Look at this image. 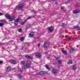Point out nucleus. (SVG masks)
Listing matches in <instances>:
<instances>
[{
  "label": "nucleus",
  "mask_w": 80,
  "mask_h": 80,
  "mask_svg": "<svg viewBox=\"0 0 80 80\" xmlns=\"http://www.w3.org/2000/svg\"><path fill=\"white\" fill-rule=\"evenodd\" d=\"M74 50H75V49L74 48H72L69 50V52H73Z\"/></svg>",
  "instance_id": "dca6fc26"
},
{
  "label": "nucleus",
  "mask_w": 80,
  "mask_h": 80,
  "mask_svg": "<svg viewBox=\"0 0 80 80\" xmlns=\"http://www.w3.org/2000/svg\"><path fill=\"white\" fill-rule=\"evenodd\" d=\"M30 18H31V17H29L27 18V20H28V19H30Z\"/></svg>",
  "instance_id": "72a5a7b5"
},
{
  "label": "nucleus",
  "mask_w": 80,
  "mask_h": 80,
  "mask_svg": "<svg viewBox=\"0 0 80 80\" xmlns=\"http://www.w3.org/2000/svg\"><path fill=\"white\" fill-rule=\"evenodd\" d=\"M73 13H78L80 12V11L78 10H75L73 11Z\"/></svg>",
  "instance_id": "f8f14e48"
},
{
  "label": "nucleus",
  "mask_w": 80,
  "mask_h": 80,
  "mask_svg": "<svg viewBox=\"0 0 80 80\" xmlns=\"http://www.w3.org/2000/svg\"><path fill=\"white\" fill-rule=\"evenodd\" d=\"M4 25L3 23H0V27H2Z\"/></svg>",
  "instance_id": "a878e982"
},
{
  "label": "nucleus",
  "mask_w": 80,
  "mask_h": 80,
  "mask_svg": "<svg viewBox=\"0 0 80 80\" xmlns=\"http://www.w3.org/2000/svg\"><path fill=\"white\" fill-rule=\"evenodd\" d=\"M62 52L64 54V55H67V51H62Z\"/></svg>",
  "instance_id": "6ab92c4d"
},
{
  "label": "nucleus",
  "mask_w": 80,
  "mask_h": 80,
  "mask_svg": "<svg viewBox=\"0 0 80 80\" xmlns=\"http://www.w3.org/2000/svg\"><path fill=\"white\" fill-rule=\"evenodd\" d=\"M38 47H40V44H38Z\"/></svg>",
  "instance_id": "4c0bfd02"
},
{
  "label": "nucleus",
  "mask_w": 80,
  "mask_h": 80,
  "mask_svg": "<svg viewBox=\"0 0 80 80\" xmlns=\"http://www.w3.org/2000/svg\"><path fill=\"white\" fill-rule=\"evenodd\" d=\"M48 28V31L50 32H52V31H53V30H54L53 27L52 26L49 27Z\"/></svg>",
  "instance_id": "20e7f679"
},
{
  "label": "nucleus",
  "mask_w": 80,
  "mask_h": 80,
  "mask_svg": "<svg viewBox=\"0 0 80 80\" xmlns=\"http://www.w3.org/2000/svg\"><path fill=\"white\" fill-rule=\"evenodd\" d=\"M7 69L8 71H10L11 70V67L10 66H8L7 67Z\"/></svg>",
  "instance_id": "f3484780"
},
{
  "label": "nucleus",
  "mask_w": 80,
  "mask_h": 80,
  "mask_svg": "<svg viewBox=\"0 0 80 80\" xmlns=\"http://www.w3.org/2000/svg\"><path fill=\"white\" fill-rule=\"evenodd\" d=\"M26 48H25V47H23V48H22V49L23 50H24V49H25Z\"/></svg>",
  "instance_id": "f704fd0d"
},
{
  "label": "nucleus",
  "mask_w": 80,
  "mask_h": 80,
  "mask_svg": "<svg viewBox=\"0 0 80 80\" xmlns=\"http://www.w3.org/2000/svg\"><path fill=\"white\" fill-rule=\"evenodd\" d=\"M33 11L34 13H35V14L37 13V11H36L35 10H33Z\"/></svg>",
  "instance_id": "7c9ffc66"
},
{
  "label": "nucleus",
  "mask_w": 80,
  "mask_h": 80,
  "mask_svg": "<svg viewBox=\"0 0 80 80\" xmlns=\"http://www.w3.org/2000/svg\"><path fill=\"white\" fill-rule=\"evenodd\" d=\"M9 19L10 21H13V20H14L15 19V16H11Z\"/></svg>",
  "instance_id": "39448f33"
},
{
  "label": "nucleus",
  "mask_w": 80,
  "mask_h": 80,
  "mask_svg": "<svg viewBox=\"0 0 80 80\" xmlns=\"http://www.w3.org/2000/svg\"><path fill=\"white\" fill-rule=\"evenodd\" d=\"M34 35V34H33V32H32L29 34V37H33Z\"/></svg>",
  "instance_id": "1a4fd4ad"
},
{
  "label": "nucleus",
  "mask_w": 80,
  "mask_h": 80,
  "mask_svg": "<svg viewBox=\"0 0 80 80\" xmlns=\"http://www.w3.org/2000/svg\"><path fill=\"white\" fill-rule=\"evenodd\" d=\"M23 4H20L19 5V8L20 9L22 8H23Z\"/></svg>",
  "instance_id": "ddd939ff"
},
{
  "label": "nucleus",
  "mask_w": 80,
  "mask_h": 80,
  "mask_svg": "<svg viewBox=\"0 0 80 80\" xmlns=\"http://www.w3.org/2000/svg\"><path fill=\"white\" fill-rule=\"evenodd\" d=\"M46 68H47L48 69V70H50V68L47 64L46 65Z\"/></svg>",
  "instance_id": "a211bd4d"
},
{
  "label": "nucleus",
  "mask_w": 80,
  "mask_h": 80,
  "mask_svg": "<svg viewBox=\"0 0 80 80\" xmlns=\"http://www.w3.org/2000/svg\"><path fill=\"white\" fill-rule=\"evenodd\" d=\"M56 58V59H59V58H60V57H58Z\"/></svg>",
  "instance_id": "e433bc0d"
},
{
  "label": "nucleus",
  "mask_w": 80,
  "mask_h": 80,
  "mask_svg": "<svg viewBox=\"0 0 80 80\" xmlns=\"http://www.w3.org/2000/svg\"><path fill=\"white\" fill-rule=\"evenodd\" d=\"M63 12H66V11L65 9H63Z\"/></svg>",
  "instance_id": "a19ab883"
},
{
  "label": "nucleus",
  "mask_w": 80,
  "mask_h": 80,
  "mask_svg": "<svg viewBox=\"0 0 80 80\" xmlns=\"http://www.w3.org/2000/svg\"><path fill=\"white\" fill-rule=\"evenodd\" d=\"M56 0H55V1H56Z\"/></svg>",
  "instance_id": "c03bdc74"
},
{
  "label": "nucleus",
  "mask_w": 80,
  "mask_h": 80,
  "mask_svg": "<svg viewBox=\"0 0 80 80\" xmlns=\"http://www.w3.org/2000/svg\"><path fill=\"white\" fill-rule=\"evenodd\" d=\"M18 77L19 78H22V76L20 74L18 75Z\"/></svg>",
  "instance_id": "c756f323"
},
{
  "label": "nucleus",
  "mask_w": 80,
  "mask_h": 80,
  "mask_svg": "<svg viewBox=\"0 0 80 80\" xmlns=\"http://www.w3.org/2000/svg\"><path fill=\"white\" fill-rule=\"evenodd\" d=\"M78 68V67L77 65H74L72 67V69L73 70H77V68Z\"/></svg>",
  "instance_id": "0eeeda50"
},
{
  "label": "nucleus",
  "mask_w": 80,
  "mask_h": 80,
  "mask_svg": "<svg viewBox=\"0 0 80 80\" xmlns=\"http://www.w3.org/2000/svg\"><path fill=\"white\" fill-rule=\"evenodd\" d=\"M58 64H61L62 63V61L60 60H59L58 61Z\"/></svg>",
  "instance_id": "aec40b11"
},
{
  "label": "nucleus",
  "mask_w": 80,
  "mask_h": 80,
  "mask_svg": "<svg viewBox=\"0 0 80 80\" xmlns=\"http://www.w3.org/2000/svg\"><path fill=\"white\" fill-rule=\"evenodd\" d=\"M10 16H11L8 14H7L5 15V17H6V18H9V19L10 18Z\"/></svg>",
  "instance_id": "2eb2a0df"
},
{
  "label": "nucleus",
  "mask_w": 80,
  "mask_h": 80,
  "mask_svg": "<svg viewBox=\"0 0 80 80\" xmlns=\"http://www.w3.org/2000/svg\"><path fill=\"white\" fill-rule=\"evenodd\" d=\"M36 57L37 58H40V57H41V56L40 55V53L37 52L36 53Z\"/></svg>",
  "instance_id": "6e6552de"
},
{
  "label": "nucleus",
  "mask_w": 80,
  "mask_h": 80,
  "mask_svg": "<svg viewBox=\"0 0 80 80\" xmlns=\"http://www.w3.org/2000/svg\"><path fill=\"white\" fill-rule=\"evenodd\" d=\"M20 40L21 41H23L24 40V37H22L20 38Z\"/></svg>",
  "instance_id": "b1692460"
},
{
  "label": "nucleus",
  "mask_w": 80,
  "mask_h": 80,
  "mask_svg": "<svg viewBox=\"0 0 80 80\" xmlns=\"http://www.w3.org/2000/svg\"><path fill=\"white\" fill-rule=\"evenodd\" d=\"M72 38V37H68V40H70L71 39V38Z\"/></svg>",
  "instance_id": "cd10ccee"
},
{
  "label": "nucleus",
  "mask_w": 80,
  "mask_h": 80,
  "mask_svg": "<svg viewBox=\"0 0 80 80\" xmlns=\"http://www.w3.org/2000/svg\"><path fill=\"white\" fill-rule=\"evenodd\" d=\"M19 18H17L15 20V22H18V21H19Z\"/></svg>",
  "instance_id": "393cba45"
},
{
  "label": "nucleus",
  "mask_w": 80,
  "mask_h": 80,
  "mask_svg": "<svg viewBox=\"0 0 80 80\" xmlns=\"http://www.w3.org/2000/svg\"><path fill=\"white\" fill-rule=\"evenodd\" d=\"M14 24L15 25H17V23H14Z\"/></svg>",
  "instance_id": "ea45409f"
},
{
  "label": "nucleus",
  "mask_w": 80,
  "mask_h": 80,
  "mask_svg": "<svg viewBox=\"0 0 80 80\" xmlns=\"http://www.w3.org/2000/svg\"><path fill=\"white\" fill-rule=\"evenodd\" d=\"M25 57L27 58H28V59H33V57L27 55H25Z\"/></svg>",
  "instance_id": "423d86ee"
},
{
  "label": "nucleus",
  "mask_w": 80,
  "mask_h": 80,
  "mask_svg": "<svg viewBox=\"0 0 80 80\" xmlns=\"http://www.w3.org/2000/svg\"><path fill=\"white\" fill-rule=\"evenodd\" d=\"M52 1H55V0H51Z\"/></svg>",
  "instance_id": "79ce46f5"
},
{
  "label": "nucleus",
  "mask_w": 80,
  "mask_h": 80,
  "mask_svg": "<svg viewBox=\"0 0 80 80\" xmlns=\"http://www.w3.org/2000/svg\"><path fill=\"white\" fill-rule=\"evenodd\" d=\"M11 62L12 64H16L17 63V61L15 60H12L11 61Z\"/></svg>",
  "instance_id": "9d476101"
},
{
  "label": "nucleus",
  "mask_w": 80,
  "mask_h": 80,
  "mask_svg": "<svg viewBox=\"0 0 80 80\" xmlns=\"http://www.w3.org/2000/svg\"><path fill=\"white\" fill-rule=\"evenodd\" d=\"M62 27H65V24L64 23H62Z\"/></svg>",
  "instance_id": "473e14b6"
},
{
  "label": "nucleus",
  "mask_w": 80,
  "mask_h": 80,
  "mask_svg": "<svg viewBox=\"0 0 80 80\" xmlns=\"http://www.w3.org/2000/svg\"><path fill=\"white\" fill-rule=\"evenodd\" d=\"M3 63V61H0V64H2Z\"/></svg>",
  "instance_id": "2f4dec72"
},
{
  "label": "nucleus",
  "mask_w": 80,
  "mask_h": 80,
  "mask_svg": "<svg viewBox=\"0 0 80 80\" xmlns=\"http://www.w3.org/2000/svg\"><path fill=\"white\" fill-rule=\"evenodd\" d=\"M44 53L46 55H47V52H44Z\"/></svg>",
  "instance_id": "58836bf2"
},
{
  "label": "nucleus",
  "mask_w": 80,
  "mask_h": 80,
  "mask_svg": "<svg viewBox=\"0 0 80 80\" xmlns=\"http://www.w3.org/2000/svg\"><path fill=\"white\" fill-rule=\"evenodd\" d=\"M48 42H45L43 45L44 48H47V47H48Z\"/></svg>",
  "instance_id": "9b49d317"
},
{
  "label": "nucleus",
  "mask_w": 80,
  "mask_h": 80,
  "mask_svg": "<svg viewBox=\"0 0 80 80\" xmlns=\"http://www.w3.org/2000/svg\"><path fill=\"white\" fill-rule=\"evenodd\" d=\"M2 15L3 14H2V13L0 12V16H1V15Z\"/></svg>",
  "instance_id": "c9c22d12"
},
{
  "label": "nucleus",
  "mask_w": 80,
  "mask_h": 80,
  "mask_svg": "<svg viewBox=\"0 0 80 80\" xmlns=\"http://www.w3.org/2000/svg\"><path fill=\"white\" fill-rule=\"evenodd\" d=\"M1 23H3V24L6 23V21L4 20H1Z\"/></svg>",
  "instance_id": "412c9836"
},
{
  "label": "nucleus",
  "mask_w": 80,
  "mask_h": 80,
  "mask_svg": "<svg viewBox=\"0 0 80 80\" xmlns=\"http://www.w3.org/2000/svg\"><path fill=\"white\" fill-rule=\"evenodd\" d=\"M58 72L57 69L55 68H53L52 71V74L54 75H57Z\"/></svg>",
  "instance_id": "f03ea898"
},
{
  "label": "nucleus",
  "mask_w": 80,
  "mask_h": 80,
  "mask_svg": "<svg viewBox=\"0 0 80 80\" xmlns=\"http://www.w3.org/2000/svg\"><path fill=\"white\" fill-rule=\"evenodd\" d=\"M21 72H22V71H23V70H22V69H21Z\"/></svg>",
  "instance_id": "37998d69"
},
{
  "label": "nucleus",
  "mask_w": 80,
  "mask_h": 80,
  "mask_svg": "<svg viewBox=\"0 0 80 80\" xmlns=\"http://www.w3.org/2000/svg\"><path fill=\"white\" fill-rule=\"evenodd\" d=\"M73 28L77 29V30H80V27H78V26H74L73 27Z\"/></svg>",
  "instance_id": "4468645a"
},
{
  "label": "nucleus",
  "mask_w": 80,
  "mask_h": 80,
  "mask_svg": "<svg viewBox=\"0 0 80 80\" xmlns=\"http://www.w3.org/2000/svg\"><path fill=\"white\" fill-rule=\"evenodd\" d=\"M72 63V61L70 60L68 62V64H70Z\"/></svg>",
  "instance_id": "4be33fe9"
},
{
  "label": "nucleus",
  "mask_w": 80,
  "mask_h": 80,
  "mask_svg": "<svg viewBox=\"0 0 80 80\" xmlns=\"http://www.w3.org/2000/svg\"><path fill=\"white\" fill-rule=\"evenodd\" d=\"M27 19H26L23 22H22V25H23L24 24H25V23H26V22H27Z\"/></svg>",
  "instance_id": "5701e85b"
},
{
  "label": "nucleus",
  "mask_w": 80,
  "mask_h": 80,
  "mask_svg": "<svg viewBox=\"0 0 80 80\" xmlns=\"http://www.w3.org/2000/svg\"><path fill=\"white\" fill-rule=\"evenodd\" d=\"M18 31L19 32H22V29L20 28L18 29Z\"/></svg>",
  "instance_id": "bb28decb"
},
{
  "label": "nucleus",
  "mask_w": 80,
  "mask_h": 80,
  "mask_svg": "<svg viewBox=\"0 0 80 80\" xmlns=\"http://www.w3.org/2000/svg\"><path fill=\"white\" fill-rule=\"evenodd\" d=\"M21 65H24V67L27 68H30V63L24 61H21Z\"/></svg>",
  "instance_id": "f257e3e1"
},
{
  "label": "nucleus",
  "mask_w": 80,
  "mask_h": 80,
  "mask_svg": "<svg viewBox=\"0 0 80 80\" xmlns=\"http://www.w3.org/2000/svg\"><path fill=\"white\" fill-rule=\"evenodd\" d=\"M47 73V72H45L43 71H42L39 72V74L41 75H45Z\"/></svg>",
  "instance_id": "7ed1b4c3"
},
{
  "label": "nucleus",
  "mask_w": 80,
  "mask_h": 80,
  "mask_svg": "<svg viewBox=\"0 0 80 80\" xmlns=\"http://www.w3.org/2000/svg\"><path fill=\"white\" fill-rule=\"evenodd\" d=\"M70 2H67L66 3H65V4L66 5H68V4H69V3H70Z\"/></svg>",
  "instance_id": "c85d7f7f"
}]
</instances>
